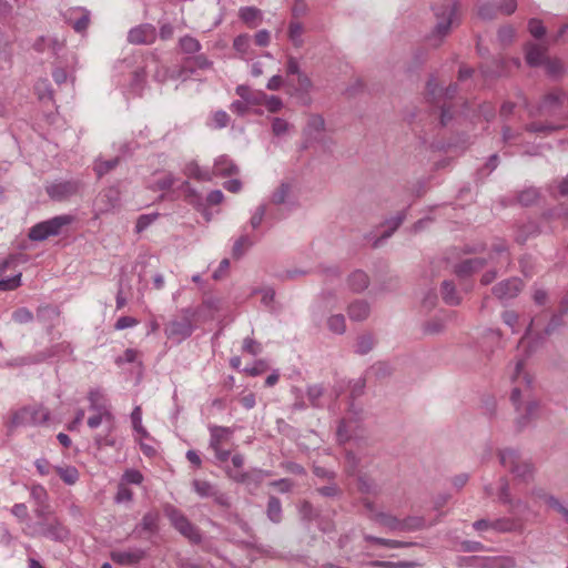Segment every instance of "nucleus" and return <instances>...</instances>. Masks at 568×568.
<instances>
[{"label":"nucleus","instance_id":"1","mask_svg":"<svg viewBox=\"0 0 568 568\" xmlns=\"http://www.w3.org/2000/svg\"><path fill=\"white\" fill-rule=\"evenodd\" d=\"M89 400L91 403L90 409L93 414L88 418V426L91 429L98 428L100 425H104L108 434L114 428V416L110 410V406L106 404L103 396L97 392L90 393ZM95 444L101 447L103 445L113 446L114 440L106 436H95Z\"/></svg>","mask_w":568,"mask_h":568},{"label":"nucleus","instance_id":"2","mask_svg":"<svg viewBox=\"0 0 568 568\" xmlns=\"http://www.w3.org/2000/svg\"><path fill=\"white\" fill-rule=\"evenodd\" d=\"M525 366L526 362L524 359H519L515 365L511 378L517 385L511 392L510 399L516 407V410L518 413L523 412L524 416L528 419L535 415L538 404L530 399H527L525 403L521 402V397H528L527 392L530 385V378L525 371Z\"/></svg>","mask_w":568,"mask_h":568},{"label":"nucleus","instance_id":"3","mask_svg":"<svg viewBox=\"0 0 568 568\" xmlns=\"http://www.w3.org/2000/svg\"><path fill=\"white\" fill-rule=\"evenodd\" d=\"M457 2H446L434 8L436 24L428 36V41L433 47L442 44L445 37L450 32L452 27L457 23Z\"/></svg>","mask_w":568,"mask_h":568},{"label":"nucleus","instance_id":"4","mask_svg":"<svg viewBox=\"0 0 568 568\" xmlns=\"http://www.w3.org/2000/svg\"><path fill=\"white\" fill-rule=\"evenodd\" d=\"M73 220L72 215L63 214L39 222L29 230L28 237L34 242L45 241L50 236L61 234L62 229L70 225Z\"/></svg>","mask_w":568,"mask_h":568},{"label":"nucleus","instance_id":"5","mask_svg":"<svg viewBox=\"0 0 568 568\" xmlns=\"http://www.w3.org/2000/svg\"><path fill=\"white\" fill-rule=\"evenodd\" d=\"M24 532L31 537L44 536L53 540H63L68 537L67 528L55 517L28 525Z\"/></svg>","mask_w":568,"mask_h":568},{"label":"nucleus","instance_id":"6","mask_svg":"<svg viewBox=\"0 0 568 568\" xmlns=\"http://www.w3.org/2000/svg\"><path fill=\"white\" fill-rule=\"evenodd\" d=\"M49 412L42 406L31 405L17 410L11 418L10 427L36 426L44 424L49 419Z\"/></svg>","mask_w":568,"mask_h":568},{"label":"nucleus","instance_id":"7","mask_svg":"<svg viewBox=\"0 0 568 568\" xmlns=\"http://www.w3.org/2000/svg\"><path fill=\"white\" fill-rule=\"evenodd\" d=\"M164 513L174 528L179 530L184 537H186L192 542H200L201 535L199 530L179 509L169 505L164 508Z\"/></svg>","mask_w":568,"mask_h":568},{"label":"nucleus","instance_id":"8","mask_svg":"<svg viewBox=\"0 0 568 568\" xmlns=\"http://www.w3.org/2000/svg\"><path fill=\"white\" fill-rule=\"evenodd\" d=\"M81 187L78 180H55L47 185L45 191L53 201H65L75 195Z\"/></svg>","mask_w":568,"mask_h":568},{"label":"nucleus","instance_id":"9","mask_svg":"<svg viewBox=\"0 0 568 568\" xmlns=\"http://www.w3.org/2000/svg\"><path fill=\"white\" fill-rule=\"evenodd\" d=\"M503 466L508 467L517 477L526 480L532 473L531 465L519 460V456L513 449H505L499 454Z\"/></svg>","mask_w":568,"mask_h":568},{"label":"nucleus","instance_id":"10","mask_svg":"<svg viewBox=\"0 0 568 568\" xmlns=\"http://www.w3.org/2000/svg\"><path fill=\"white\" fill-rule=\"evenodd\" d=\"M121 204V192L118 186H109L102 190L98 197L95 205L100 213H109L118 209Z\"/></svg>","mask_w":568,"mask_h":568},{"label":"nucleus","instance_id":"11","mask_svg":"<svg viewBox=\"0 0 568 568\" xmlns=\"http://www.w3.org/2000/svg\"><path fill=\"white\" fill-rule=\"evenodd\" d=\"M523 288V282L518 277H511L499 282L493 287V294L500 301L507 302L515 298Z\"/></svg>","mask_w":568,"mask_h":568},{"label":"nucleus","instance_id":"12","mask_svg":"<svg viewBox=\"0 0 568 568\" xmlns=\"http://www.w3.org/2000/svg\"><path fill=\"white\" fill-rule=\"evenodd\" d=\"M189 63H193L194 67L202 70L210 69L212 67V61H210L206 55L197 54L193 58L185 59L184 65L178 71H172L170 78L182 79L185 81L194 72L193 69L187 68Z\"/></svg>","mask_w":568,"mask_h":568},{"label":"nucleus","instance_id":"13","mask_svg":"<svg viewBox=\"0 0 568 568\" xmlns=\"http://www.w3.org/2000/svg\"><path fill=\"white\" fill-rule=\"evenodd\" d=\"M64 18L77 32H83L90 22V11L84 8H73L68 10Z\"/></svg>","mask_w":568,"mask_h":568},{"label":"nucleus","instance_id":"14","mask_svg":"<svg viewBox=\"0 0 568 568\" xmlns=\"http://www.w3.org/2000/svg\"><path fill=\"white\" fill-rule=\"evenodd\" d=\"M426 90L427 97L438 103L443 99H453L457 92V85L450 84L446 89H443L438 85L436 78L432 77L427 82Z\"/></svg>","mask_w":568,"mask_h":568},{"label":"nucleus","instance_id":"15","mask_svg":"<svg viewBox=\"0 0 568 568\" xmlns=\"http://www.w3.org/2000/svg\"><path fill=\"white\" fill-rule=\"evenodd\" d=\"M547 48L537 43H527L525 47V58L529 67H540L546 63Z\"/></svg>","mask_w":568,"mask_h":568},{"label":"nucleus","instance_id":"16","mask_svg":"<svg viewBox=\"0 0 568 568\" xmlns=\"http://www.w3.org/2000/svg\"><path fill=\"white\" fill-rule=\"evenodd\" d=\"M540 322H529L526 334L521 337L518 343V348L524 352H531L537 345L539 339L541 338L539 335V325Z\"/></svg>","mask_w":568,"mask_h":568},{"label":"nucleus","instance_id":"17","mask_svg":"<svg viewBox=\"0 0 568 568\" xmlns=\"http://www.w3.org/2000/svg\"><path fill=\"white\" fill-rule=\"evenodd\" d=\"M183 174L199 182H210L214 176L210 168H202L195 161H190L184 165Z\"/></svg>","mask_w":568,"mask_h":568},{"label":"nucleus","instance_id":"18","mask_svg":"<svg viewBox=\"0 0 568 568\" xmlns=\"http://www.w3.org/2000/svg\"><path fill=\"white\" fill-rule=\"evenodd\" d=\"M154 37V28L150 24H142L132 28L128 33V40L133 44H146Z\"/></svg>","mask_w":568,"mask_h":568},{"label":"nucleus","instance_id":"19","mask_svg":"<svg viewBox=\"0 0 568 568\" xmlns=\"http://www.w3.org/2000/svg\"><path fill=\"white\" fill-rule=\"evenodd\" d=\"M485 264L486 260L481 257L466 258L455 266V273L459 277H466L474 272L481 270Z\"/></svg>","mask_w":568,"mask_h":568},{"label":"nucleus","instance_id":"20","mask_svg":"<svg viewBox=\"0 0 568 568\" xmlns=\"http://www.w3.org/2000/svg\"><path fill=\"white\" fill-rule=\"evenodd\" d=\"M235 93L243 99L248 105H261L264 102L265 93L263 91H253L250 87L240 84L235 88Z\"/></svg>","mask_w":568,"mask_h":568},{"label":"nucleus","instance_id":"21","mask_svg":"<svg viewBox=\"0 0 568 568\" xmlns=\"http://www.w3.org/2000/svg\"><path fill=\"white\" fill-rule=\"evenodd\" d=\"M212 172L216 176H229L236 174L239 169L227 155H221L215 159Z\"/></svg>","mask_w":568,"mask_h":568},{"label":"nucleus","instance_id":"22","mask_svg":"<svg viewBox=\"0 0 568 568\" xmlns=\"http://www.w3.org/2000/svg\"><path fill=\"white\" fill-rule=\"evenodd\" d=\"M336 304V296L332 292H322L313 305L315 315H324L334 308Z\"/></svg>","mask_w":568,"mask_h":568},{"label":"nucleus","instance_id":"23","mask_svg":"<svg viewBox=\"0 0 568 568\" xmlns=\"http://www.w3.org/2000/svg\"><path fill=\"white\" fill-rule=\"evenodd\" d=\"M349 320H365L371 315V306L364 300H355L347 306Z\"/></svg>","mask_w":568,"mask_h":568},{"label":"nucleus","instance_id":"24","mask_svg":"<svg viewBox=\"0 0 568 568\" xmlns=\"http://www.w3.org/2000/svg\"><path fill=\"white\" fill-rule=\"evenodd\" d=\"M210 434H211L210 446L211 447H217V446L222 447L224 444H227L230 442L233 430L229 427L212 426V427H210Z\"/></svg>","mask_w":568,"mask_h":568},{"label":"nucleus","instance_id":"25","mask_svg":"<svg viewBox=\"0 0 568 568\" xmlns=\"http://www.w3.org/2000/svg\"><path fill=\"white\" fill-rule=\"evenodd\" d=\"M245 231V227L243 229ZM255 241L245 232H243L234 242L232 247V256L240 260L254 245Z\"/></svg>","mask_w":568,"mask_h":568},{"label":"nucleus","instance_id":"26","mask_svg":"<svg viewBox=\"0 0 568 568\" xmlns=\"http://www.w3.org/2000/svg\"><path fill=\"white\" fill-rule=\"evenodd\" d=\"M565 93L561 90L546 94L539 104V113L551 111L562 104Z\"/></svg>","mask_w":568,"mask_h":568},{"label":"nucleus","instance_id":"27","mask_svg":"<svg viewBox=\"0 0 568 568\" xmlns=\"http://www.w3.org/2000/svg\"><path fill=\"white\" fill-rule=\"evenodd\" d=\"M348 286L353 292L359 293L366 290L369 285L368 275L361 270H356L348 276Z\"/></svg>","mask_w":568,"mask_h":568},{"label":"nucleus","instance_id":"28","mask_svg":"<svg viewBox=\"0 0 568 568\" xmlns=\"http://www.w3.org/2000/svg\"><path fill=\"white\" fill-rule=\"evenodd\" d=\"M406 217L405 212H399L395 216L386 220L385 225L387 227L386 231L383 232L379 239H377L374 243L375 246H378L384 240H387L393 235V233L400 226Z\"/></svg>","mask_w":568,"mask_h":568},{"label":"nucleus","instance_id":"29","mask_svg":"<svg viewBox=\"0 0 568 568\" xmlns=\"http://www.w3.org/2000/svg\"><path fill=\"white\" fill-rule=\"evenodd\" d=\"M54 471L60 479L69 486L75 485L80 478L79 470L71 465L54 466Z\"/></svg>","mask_w":568,"mask_h":568},{"label":"nucleus","instance_id":"30","mask_svg":"<svg viewBox=\"0 0 568 568\" xmlns=\"http://www.w3.org/2000/svg\"><path fill=\"white\" fill-rule=\"evenodd\" d=\"M489 261L498 268H507L510 265V257L504 244L496 245Z\"/></svg>","mask_w":568,"mask_h":568},{"label":"nucleus","instance_id":"31","mask_svg":"<svg viewBox=\"0 0 568 568\" xmlns=\"http://www.w3.org/2000/svg\"><path fill=\"white\" fill-rule=\"evenodd\" d=\"M442 297L443 301L450 306H455L460 303L459 293L456 291V286L452 281H444L442 283Z\"/></svg>","mask_w":568,"mask_h":568},{"label":"nucleus","instance_id":"32","mask_svg":"<svg viewBox=\"0 0 568 568\" xmlns=\"http://www.w3.org/2000/svg\"><path fill=\"white\" fill-rule=\"evenodd\" d=\"M480 71L485 78H498L506 75V61L503 58L495 59L493 61V67L483 65Z\"/></svg>","mask_w":568,"mask_h":568},{"label":"nucleus","instance_id":"33","mask_svg":"<svg viewBox=\"0 0 568 568\" xmlns=\"http://www.w3.org/2000/svg\"><path fill=\"white\" fill-rule=\"evenodd\" d=\"M143 557L142 551H113L111 558L120 565H133L139 562Z\"/></svg>","mask_w":568,"mask_h":568},{"label":"nucleus","instance_id":"34","mask_svg":"<svg viewBox=\"0 0 568 568\" xmlns=\"http://www.w3.org/2000/svg\"><path fill=\"white\" fill-rule=\"evenodd\" d=\"M232 464L234 469L227 470L229 477L237 483H244L247 478V474L241 470L244 465V457L241 454H235L232 457Z\"/></svg>","mask_w":568,"mask_h":568},{"label":"nucleus","instance_id":"35","mask_svg":"<svg viewBox=\"0 0 568 568\" xmlns=\"http://www.w3.org/2000/svg\"><path fill=\"white\" fill-rule=\"evenodd\" d=\"M180 190L185 194L186 201L196 206L200 207L203 205V197L202 194L196 191L189 181H183L180 185Z\"/></svg>","mask_w":568,"mask_h":568},{"label":"nucleus","instance_id":"36","mask_svg":"<svg viewBox=\"0 0 568 568\" xmlns=\"http://www.w3.org/2000/svg\"><path fill=\"white\" fill-rule=\"evenodd\" d=\"M179 48L185 54H195L201 51L202 44L194 37L186 34L180 38Z\"/></svg>","mask_w":568,"mask_h":568},{"label":"nucleus","instance_id":"37","mask_svg":"<svg viewBox=\"0 0 568 568\" xmlns=\"http://www.w3.org/2000/svg\"><path fill=\"white\" fill-rule=\"evenodd\" d=\"M191 322H170V325L165 327V332L169 335V337L174 336L175 334H180L181 337L178 339L184 338L185 336H189L191 334Z\"/></svg>","mask_w":568,"mask_h":568},{"label":"nucleus","instance_id":"38","mask_svg":"<svg viewBox=\"0 0 568 568\" xmlns=\"http://www.w3.org/2000/svg\"><path fill=\"white\" fill-rule=\"evenodd\" d=\"M292 192V186L287 182H282L280 186L272 193L271 201L276 205L285 204L288 202Z\"/></svg>","mask_w":568,"mask_h":568},{"label":"nucleus","instance_id":"39","mask_svg":"<svg viewBox=\"0 0 568 568\" xmlns=\"http://www.w3.org/2000/svg\"><path fill=\"white\" fill-rule=\"evenodd\" d=\"M233 48L242 59H247L251 54V37L248 34L237 36L233 41Z\"/></svg>","mask_w":568,"mask_h":568},{"label":"nucleus","instance_id":"40","mask_svg":"<svg viewBox=\"0 0 568 568\" xmlns=\"http://www.w3.org/2000/svg\"><path fill=\"white\" fill-rule=\"evenodd\" d=\"M325 121L323 116L318 114H313L308 118L306 128L304 130L305 135L312 138L314 134L321 133L324 131Z\"/></svg>","mask_w":568,"mask_h":568},{"label":"nucleus","instance_id":"41","mask_svg":"<svg viewBox=\"0 0 568 568\" xmlns=\"http://www.w3.org/2000/svg\"><path fill=\"white\" fill-rule=\"evenodd\" d=\"M303 26L301 22L291 21L288 26V38L294 47L301 48L303 45Z\"/></svg>","mask_w":568,"mask_h":568},{"label":"nucleus","instance_id":"42","mask_svg":"<svg viewBox=\"0 0 568 568\" xmlns=\"http://www.w3.org/2000/svg\"><path fill=\"white\" fill-rule=\"evenodd\" d=\"M119 162H120L119 158H113V159L105 160V161L97 160L94 163V171H95L98 178H102L103 175L111 172L113 169H115L118 166Z\"/></svg>","mask_w":568,"mask_h":568},{"label":"nucleus","instance_id":"43","mask_svg":"<svg viewBox=\"0 0 568 568\" xmlns=\"http://www.w3.org/2000/svg\"><path fill=\"white\" fill-rule=\"evenodd\" d=\"M132 426L139 439H142L148 436V432L142 425V409L140 406H136L131 414Z\"/></svg>","mask_w":568,"mask_h":568},{"label":"nucleus","instance_id":"44","mask_svg":"<svg viewBox=\"0 0 568 568\" xmlns=\"http://www.w3.org/2000/svg\"><path fill=\"white\" fill-rule=\"evenodd\" d=\"M160 214L156 212L142 214L138 217L135 223V232L142 233L145 231L152 223H154L159 219Z\"/></svg>","mask_w":568,"mask_h":568},{"label":"nucleus","instance_id":"45","mask_svg":"<svg viewBox=\"0 0 568 568\" xmlns=\"http://www.w3.org/2000/svg\"><path fill=\"white\" fill-rule=\"evenodd\" d=\"M516 36V30L513 26H504L498 30L497 39L503 47L509 45Z\"/></svg>","mask_w":568,"mask_h":568},{"label":"nucleus","instance_id":"46","mask_svg":"<svg viewBox=\"0 0 568 568\" xmlns=\"http://www.w3.org/2000/svg\"><path fill=\"white\" fill-rule=\"evenodd\" d=\"M145 77H146V74L143 69H138L133 72L132 80H131V91L134 94L141 93L144 82H145Z\"/></svg>","mask_w":568,"mask_h":568},{"label":"nucleus","instance_id":"47","mask_svg":"<svg viewBox=\"0 0 568 568\" xmlns=\"http://www.w3.org/2000/svg\"><path fill=\"white\" fill-rule=\"evenodd\" d=\"M498 11V6L495 2H486L478 7V16L484 20L494 19Z\"/></svg>","mask_w":568,"mask_h":568},{"label":"nucleus","instance_id":"48","mask_svg":"<svg viewBox=\"0 0 568 568\" xmlns=\"http://www.w3.org/2000/svg\"><path fill=\"white\" fill-rule=\"evenodd\" d=\"M539 192L535 187H528L521 191L518 195V201L521 205L528 206L537 201Z\"/></svg>","mask_w":568,"mask_h":568},{"label":"nucleus","instance_id":"49","mask_svg":"<svg viewBox=\"0 0 568 568\" xmlns=\"http://www.w3.org/2000/svg\"><path fill=\"white\" fill-rule=\"evenodd\" d=\"M30 496L34 500L36 505H44L49 499L48 491L39 484L31 487Z\"/></svg>","mask_w":568,"mask_h":568},{"label":"nucleus","instance_id":"50","mask_svg":"<svg viewBox=\"0 0 568 568\" xmlns=\"http://www.w3.org/2000/svg\"><path fill=\"white\" fill-rule=\"evenodd\" d=\"M376 519L381 525H383L392 530L402 529L404 526L403 523L399 521L397 518H395L390 515L383 514V513L377 514Z\"/></svg>","mask_w":568,"mask_h":568},{"label":"nucleus","instance_id":"51","mask_svg":"<svg viewBox=\"0 0 568 568\" xmlns=\"http://www.w3.org/2000/svg\"><path fill=\"white\" fill-rule=\"evenodd\" d=\"M193 488L201 497H210L214 495V487L206 480L195 479L193 481Z\"/></svg>","mask_w":568,"mask_h":568},{"label":"nucleus","instance_id":"52","mask_svg":"<svg viewBox=\"0 0 568 568\" xmlns=\"http://www.w3.org/2000/svg\"><path fill=\"white\" fill-rule=\"evenodd\" d=\"M281 503L277 498L271 497L267 505V516L268 518L278 523L281 519Z\"/></svg>","mask_w":568,"mask_h":568},{"label":"nucleus","instance_id":"53","mask_svg":"<svg viewBox=\"0 0 568 568\" xmlns=\"http://www.w3.org/2000/svg\"><path fill=\"white\" fill-rule=\"evenodd\" d=\"M528 30L536 39H540L546 34V28L542 24V21L537 18H532L528 21Z\"/></svg>","mask_w":568,"mask_h":568},{"label":"nucleus","instance_id":"54","mask_svg":"<svg viewBox=\"0 0 568 568\" xmlns=\"http://www.w3.org/2000/svg\"><path fill=\"white\" fill-rule=\"evenodd\" d=\"M21 285V273L0 280V291H12Z\"/></svg>","mask_w":568,"mask_h":568},{"label":"nucleus","instance_id":"55","mask_svg":"<svg viewBox=\"0 0 568 568\" xmlns=\"http://www.w3.org/2000/svg\"><path fill=\"white\" fill-rule=\"evenodd\" d=\"M313 89V82L306 73H302L297 77L296 91L300 94L308 95Z\"/></svg>","mask_w":568,"mask_h":568},{"label":"nucleus","instance_id":"56","mask_svg":"<svg viewBox=\"0 0 568 568\" xmlns=\"http://www.w3.org/2000/svg\"><path fill=\"white\" fill-rule=\"evenodd\" d=\"M265 213H266V205L265 204H260L255 211L252 213V216L250 219V226L253 229V230H256L261 226L262 222H263V219L265 216Z\"/></svg>","mask_w":568,"mask_h":568},{"label":"nucleus","instance_id":"57","mask_svg":"<svg viewBox=\"0 0 568 568\" xmlns=\"http://www.w3.org/2000/svg\"><path fill=\"white\" fill-rule=\"evenodd\" d=\"M159 516L156 513H148L142 518V528L146 531L153 532L158 528Z\"/></svg>","mask_w":568,"mask_h":568},{"label":"nucleus","instance_id":"58","mask_svg":"<svg viewBox=\"0 0 568 568\" xmlns=\"http://www.w3.org/2000/svg\"><path fill=\"white\" fill-rule=\"evenodd\" d=\"M175 181L176 179L173 176V174H166L165 176L154 181L152 189L158 191H166L174 185Z\"/></svg>","mask_w":568,"mask_h":568},{"label":"nucleus","instance_id":"59","mask_svg":"<svg viewBox=\"0 0 568 568\" xmlns=\"http://www.w3.org/2000/svg\"><path fill=\"white\" fill-rule=\"evenodd\" d=\"M560 126L552 124L530 123L526 125V130L532 133H551L559 130Z\"/></svg>","mask_w":568,"mask_h":568},{"label":"nucleus","instance_id":"60","mask_svg":"<svg viewBox=\"0 0 568 568\" xmlns=\"http://www.w3.org/2000/svg\"><path fill=\"white\" fill-rule=\"evenodd\" d=\"M60 316V311L57 306L45 305L39 308V320H54Z\"/></svg>","mask_w":568,"mask_h":568},{"label":"nucleus","instance_id":"61","mask_svg":"<svg viewBox=\"0 0 568 568\" xmlns=\"http://www.w3.org/2000/svg\"><path fill=\"white\" fill-rule=\"evenodd\" d=\"M261 16V10L255 7H243L240 9V18L244 22H252Z\"/></svg>","mask_w":568,"mask_h":568},{"label":"nucleus","instance_id":"62","mask_svg":"<svg viewBox=\"0 0 568 568\" xmlns=\"http://www.w3.org/2000/svg\"><path fill=\"white\" fill-rule=\"evenodd\" d=\"M143 480V475L136 469H128L122 476V481L126 484L140 485Z\"/></svg>","mask_w":568,"mask_h":568},{"label":"nucleus","instance_id":"63","mask_svg":"<svg viewBox=\"0 0 568 568\" xmlns=\"http://www.w3.org/2000/svg\"><path fill=\"white\" fill-rule=\"evenodd\" d=\"M268 369L267 362L264 359L256 361L252 366L245 367V373L251 376H257L265 373Z\"/></svg>","mask_w":568,"mask_h":568},{"label":"nucleus","instance_id":"64","mask_svg":"<svg viewBox=\"0 0 568 568\" xmlns=\"http://www.w3.org/2000/svg\"><path fill=\"white\" fill-rule=\"evenodd\" d=\"M540 498L544 499V501L547 506H549L550 508L560 513L568 521V509L565 508L564 506H561L557 499H555L551 496H547V495H544Z\"/></svg>","mask_w":568,"mask_h":568}]
</instances>
